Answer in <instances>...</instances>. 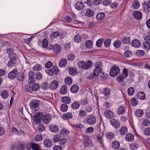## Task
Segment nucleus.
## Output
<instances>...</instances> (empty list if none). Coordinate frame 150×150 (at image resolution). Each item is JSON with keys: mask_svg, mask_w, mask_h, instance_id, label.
<instances>
[{"mask_svg": "<svg viewBox=\"0 0 150 150\" xmlns=\"http://www.w3.org/2000/svg\"><path fill=\"white\" fill-rule=\"evenodd\" d=\"M93 62L91 60H88L86 62L82 61H79L77 63L79 68L85 70L88 69L92 66Z\"/></svg>", "mask_w": 150, "mask_h": 150, "instance_id": "1", "label": "nucleus"}, {"mask_svg": "<svg viewBox=\"0 0 150 150\" xmlns=\"http://www.w3.org/2000/svg\"><path fill=\"white\" fill-rule=\"evenodd\" d=\"M120 72V69L116 65L113 66L111 69L110 72V76L114 77Z\"/></svg>", "mask_w": 150, "mask_h": 150, "instance_id": "2", "label": "nucleus"}, {"mask_svg": "<svg viewBox=\"0 0 150 150\" xmlns=\"http://www.w3.org/2000/svg\"><path fill=\"white\" fill-rule=\"evenodd\" d=\"M42 113L41 112L37 113L33 116L34 121L36 123H40L42 121Z\"/></svg>", "mask_w": 150, "mask_h": 150, "instance_id": "3", "label": "nucleus"}, {"mask_svg": "<svg viewBox=\"0 0 150 150\" xmlns=\"http://www.w3.org/2000/svg\"><path fill=\"white\" fill-rule=\"evenodd\" d=\"M102 69L101 68H95L93 72V76L91 75L88 77L89 79H91L94 78L93 76H98L102 72Z\"/></svg>", "mask_w": 150, "mask_h": 150, "instance_id": "4", "label": "nucleus"}, {"mask_svg": "<svg viewBox=\"0 0 150 150\" xmlns=\"http://www.w3.org/2000/svg\"><path fill=\"white\" fill-rule=\"evenodd\" d=\"M49 49L52 50L55 53L57 54H59L61 51V48L60 46L57 44H56L50 47Z\"/></svg>", "mask_w": 150, "mask_h": 150, "instance_id": "5", "label": "nucleus"}, {"mask_svg": "<svg viewBox=\"0 0 150 150\" xmlns=\"http://www.w3.org/2000/svg\"><path fill=\"white\" fill-rule=\"evenodd\" d=\"M86 121L89 125H92L95 123L96 118L94 115H90L86 118Z\"/></svg>", "mask_w": 150, "mask_h": 150, "instance_id": "6", "label": "nucleus"}, {"mask_svg": "<svg viewBox=\"0 0 150 150\" xmlns=\"http://www.w3.org/2000/svg\"><path fill=\"white\" fill-rule=\"evenodd\" d=\"M40 104V102L38 100H33L30 101V105L31 108H35L37 107Z\"/></svg>", "mask_w": 150, "mask_h": 150, "instance_id": "7", "label": "nucleus"}, {"mask_svg": "<svg viewBox=\"0 0 150 150\" xmlns=\"http://www.w3.org/2000/svg\"><path fill=\"white\" fill-rule=\"evenodd\" d=\"M17 74V70L16 69H14L9 73L8 77L11 79H13L16 77Z\"/></svg>", "mask_w": 150, "mask_h": 150, "instance_id": "8", "label": "nucleus"}, {"mask_svg": "<svg viewBox=\"0 0 150 150\" xmlns=\"http://www.w3.org/2000/svg\"><path fill=\"white\" fill-rule=\"evenodd\" d=\"M110 123L112 125L116 128H118L120 127V123L117 120L114 119H112L110 121Z\"/></svg>", "mask_w": 150, "mask_h": 150, "instance_id": "9", "label": "nucleus"}, {"mask_svg": "<svg viewBox=\"0 0 150 150\" xmlns=\"http://www.w3.org/2000/svg\"><path fill=\"white\" fill-rule=\"evenodd\" d=\"M51 119V116L49 114H45L43 117V122L45 124H47L50 122Z\"/></svg>", "mask_w": 150, "mask_h": 150, "instance_id": "10", "label": "nucleus"}, {"mask_svg": "<svg viewBox=\"0 0 150 150\" xmlns=\"http://www.w3.org/2000/svg\"><path fill=\"white\" fill-rule=\"evenodd\" d=\"M52 142L51 140L45 139L43 142L44 146L46 148L50 147L52 145Z\"/></svg>", "mask_w": 150, "mask_h": 150, "instance_id": "11", "label": "nucleus"}, {"mask_svg": "<svg viewBox=\"0 0 150 150\" xmlns=\"http://www.w3.org/2000/svg\"><path fill=\"white\" fill-rule=\"evenodd\" d=\"M76 9L78 10H81L83 9L84 7V5L81 2H79L76 3L75 5Z\"/></svg>", "mask_w": 150, "mask_h": 150, "instance_id": "12", "label": "nucleus"}, {"mask_svg": "<svg viewBox=\"0 0 150 150\" xmlns=\"http://www.w3.org/2000/svg\"><path fill=\"white\" fill-rule=\"evenodd\" d=\"M94 14V11L93 10L87 8L86 10V16L88 17H91L93 16Z\"/></svg>", "mask_w": 150, "mask_h": 150, "instance_id": "13", "label": "nucleus"}, {"mask_svg": "<svg viewBox=\"0 0 150 150\" xmlns=\"http://www.w3.org/2000/svg\"><path fill=\"white\" fill-rule=\"evenodd\" d=\"M58 86V82L57 81H54L50 83V87L52 89H55L57 88Z\"/></svg>", "mask_w": 150, "mask_h": 150, "instance_id": "14", "label": "nucleus"}, {"mask_svg": "<svg viewBox=\"0 0 150 150\" xmlns=\"http://www.w3.org/2000/svg\"><path fill=\"white\" fill-rule=\"evenodd\" d=\"M105 114L106 117L108 118L111 119L113 117L114 113L108 110H107L105 111Z\"/></svg>", "mask_w": 150, "mask_h": 150, "instance_id": "15", "label": "nucleus"}, {"mask_svg": "<svg viewBox=\"0 0 150 150\" xmlns=\"http://www.w3.org/2000/svg\"><path fill=\"white\" fill-rule=\"evenodd\" d=\"M67 63V60L65 58H62L59 61V66L60 67H65Z\"/></svg>", "mask_w": 150, "mask_h": 150, "instance_id": "16", "label": "nucleus"}, {"mask_svg": "<svg viewBox=\"0 0 150 150\" xmlns=\"http://www.w3.org/2000/svg\"><path fill=\"white\" fill-rule=\"evenodd\" d=\"M133 47H138L140 45V42L137 39H134L133 40L131 43Z\"/></svg>", "mask_w": 150, "mask_h": 150, "instance_id": "17", "label": "nucleus"}, {"mask_svg": "<svg viewBox=\"0 0 150 150\" xmlns=\"http://www.w3.org/2000/svg\"><path fill=\"white\" fill-rule=\"evenodd\" d=\"M30 146L32 150H40V147L38 144L31 143Z\"/></svg>", "mask_w": 150, "mask_h": 150, "instance_id": "18", "label": "nucleus"}, {"mask_svg": "<svg viewBox=\"0 0 150 150\" xmlns=\"http://www.w3.org/2000/svg\"><path fill=\"white\" fill-rule=\"evenodd\" d=\"M9 58L10 59L16 60L19 58L18 53L17 52L15 51L11 55H10V56H9Z\"/></svg>", "mask_w": 150, "mask_h": 150, "instance_id": "19", "label": "nucleus"}, {"mask_svg": "<svg viewBox=\"0 0 150 150\" xmlns=\"http://www.w3.org/2000/svg\"><path fill=\"white\" fill-rule=\"evenodd\" d=\"M50 130L53 132L55 133L58 131V127L55 125H50L49 126Z\"/></svg>", "mask_w": 150, "mask_h": 150, "instance_id": "20", "label": "nucleus"}, {"mask_svg": "<svg viewBox=\"0 0 150 150\" xmlns=\"http://www.w3.org/2000/svg\"><path fill=\"white\" fill-rule=\"evenodd\" d=\"M134 139V135L131 134H127L125 136V139L127 141L131 142Z\"/></svg>", "mask_w": 150, "mask_h": 150, "instance_id": "21", "label": "nucleus"}, {"mask_svg": "<svg viewBox=\"0 0 150 150\" xmlns=\"http://www.w3.org/2000/svg\"><path fill=\"white\" fill-rule=\"evenodd\" d=\"M133 14L134 18L137 19L139 20L142 17V14L140 11L134 12Z\"/></svg>", "mask_w": 150, "mask_h": 150, "instance_id": "22", "label": "nucleus"}, {"mask_svg": "<svg viewBox=\"0 0 150 150\" xmlns=\"http://www.w3.org/2000/svg\"><path fill=\"white\" fill-rule=\"evenodd\" d=\"M137 96L138 99L144 100L145 98V94L144 92H140L138 93Z\"/></svg>", "mask_w": 150, "mask_h": 150, "instance_id": "23", "label": "nucleus"}, {"mask_svg": "<svg viewBox=\"0 0 150 150\" xmlns=\"http://www.w3.org/2000/svg\"><path fill=\"white\" fill-rule=\"evenodd\" d=\"M105 16V14L103 13H98L96 16V18L97 20L100 21L104 18Z\"/></svg>", "mask_w": 150, "mask_h": 150, "instance_id": "24", "label": "nucleus"}, {"mask_svg": "<svg viewBox=\"0 0 150 150\" xmlns=\"http://www.w3.org/2000/svg\"><path fill=\"white\" fill-rule=\"evenodd\" d=\"M69 73L70 75L74 76L77 73V71L75 67H71L69 69Z\"/></svg>", "mask_w": 150, "mask_h": 150, "instance_id": "25", "label": "nucleus"}, {"mask_svg": "<svg viewBox=\"0 0 150 150\" xmlns=\"http://www.w3.org/2000/svg\"><path fill=\"white\" fill-rule=\"evenodd\" d=\"M79 89V87L77 85H74L71 87L70 90L72 92L76 93L78 91Z\"/></svg>", "mask_w": 150, "mask_h": 150, "instance_id": "26", "label": "nucleus"}, {"mask_svg": "<svg viewBox=\"0 0 150 150\" xmlns=\"http://www.w3.org/2000/svg\"><path fill=\"white\" fill-rule=\"evenodd\" d=\"M67 91L66 86L63 85L61 88L59 92L61 94H64L67 93Z\"/></svg>", "mask_w": 150, "mask_h": 150, "instance_id": "27", "label": "nucleus"}, {"mask_svg": "<svg viewBox=\"0 0 150 150\" xmlns=\"http://www.w3.org/2000/svg\"><path fill=\"white\" fill-rule=\"evenodd\" d=\"M127 131V128L126 127H122L120 130V133L121 135H125Z\"/></svg>", "mask_w": 150, "mask_h": 150, "instance_id": "28", "label": "nucleus"}, {"mask_svg": "<svg viewBox=\"0 0 150 150\" xmlns=\"http://www.w3.org/2000/svg\"><path fill=\"white\" fill-rule=\"evenodd\" d=\"M112 146L115 149H118L120 146V144L117 141H114L112 143Z\"/></svg>", "mask_w": 150, "mask_h": 150, "instance_id": "29", "label": "nucleus"}, {"mask_svg": "<svg viewBox=\"0 0 150 150\" xmlns=\"http://www.w3.org/2000/svg\"><path fill=\"white\" fill-rule=\"evenodd\" d=\"M139 6V3L137 0H135L132 3V7L134 9H137Z\"/></svg>", "mask_w": 150, "mask_h": 150, "instance_id": "30", "label": "nucleus"}, {"mask_svg": "<svg viewBox=\"0 0 150 150\" xmlns=\"http://www.w3.org/2000/svg\"><path fill=\"white\" fill-rule=\"evenodd\" d=\"M62 101L65 103L69 104L71 102L70 99L68 97H63L61 98Z\"/></svg>", "mask_w": 150, "mask_h": 150, "instance_id": "31", "label": "nucleus"}, {"mask_svg": "<svg viewBox=\"0 0 150 150\" xmlns=\"http://www.w3.org/2000/svg\"><path fill=\"white\" fill-rule=\"evenodd\" d=\"M144 113V112L142 110H137L135 112V114L138 117H142Z\"/></svg>", "mask_w": 150, "mask_h": 150, "instance_id": "32", "label": "nucleus"}, {"mask_svg": "<svg viewBox=\"0 0 150 150\" xmlns=\"http://www.w3.org/2000/svg\"><path fill=\"white\" fill-rule=\"evenodd\" d=\"M16 60L10 59L9 61L7 64V66L10 67L14 66L16 63Z\"/></svg>", "mask_w": 150, "mask_h": 150, "instance_id": "33", "label": "nucleus"}, {"mask_svg": "<svg viewBox=\"0 0 150 150\" xmlns=\"http://www.w3.org/2000/svg\"><path fill=\"white\" fill-rule=\"evenodd\" d=\"M80 104L78 102L75 101L71 104V108L74 110L77 109L79 107Z\"/></svg>", "mask_w": 150, "mask_h": 150, "instance_id": "34", "label": "nucleus"}, {"mask_svg": "<svg viewBox=\"0 0 150 150\" xmlns=\"http://www.w3.org/2000/svg\"><path fill=\"white\" fill-rule=\"evenodd\" d=\"M65 83L68 85H71L72 83V80L71 77L67 76L66 77L64 80Z\"/></svg>", "mask_w": 150, "mask_h": 150, "instance_id": "35", "label": "nucleus"}, {"mask_svg": "<svg viewBox=\"0 0 150 150\" xmlns=\"http://www.w3.org/2000/svg\"><path fill=\"white\" fill-rule=\"evenodd\" d=\"M85 46L88 48H90L92 47L93 42L91 40H88L85 42Z\"/></svg>", "mask_w": 150, "mask_h": 150, "instance_id": "36", "label": "nucleus"}, {"mask_svg": "<svg viewBox=\"0 0 150 150\" xmlns=\"http://www.w3.org/2000/svg\"><path fill=\"white\" fill-rule=\"evenodd\" d=\"M128 70L126 68L124 69L122 73L121 74V75L124 78H126L128 76Z\"/></svg>", "mask_w": 150, "mask_h": 150, "instance_id": "37", "label": "nucleus"}, {"mask_svg": "<svg viewBox=\"0 0 150 150\" xmlns=\"http://www.w3.org/2000/svg\"><path fill=\"white\" fill-rule=\"evenodd\" d=\"M62 117L64 119H71L72 117V114L70 112L64 114L63 115Z\"/></svg>", "mask_w": 150, "mask_h": 150, "instance_id": "38", "label": "nucleus"}, {"mask_svg": "<svg viewBox=\"0 0 150 150\" xmlns=\"http://www.w3.org/2000/svg\"><path fill=\"white\" fill-rule=\"evenodd\" d=\"M25 77L23 73H19L17 76V79L19 81L22 82Z\"/></svg>", "mask_w": 150, "mask_h": 150, "instance_id": "39", "label": "nucleus"}, {"mask_svg": "<svg viewBox=\"0 0 150 150\" xmlns=\"http://www.w3.org/2000/svg\"><path fill=\"white\" fill-rule=\"evenodd\" d=\"M84 142L86 146L88 145L91 142V140L88 136H86L84 137Z\"/></svg>", "mask_w": 150, "mask_h": 150, "instance_id": "40", "label": "nucleus"}, {"mask_svg": "<svg viewBox=\"0 0 150 150\" xmlns=\"http://www.w3.org/2000/svg\"><path fill=\"white\" fill-rule=\"evenodd\" d=\"M32 91H36L39 89V85L37 83H35L32 85Z\"/></svg>", "mask_w": 150, "mask_h": 150, "instance_id": "41", "label": "nucleus"}, {"mask_svg": "<svg viewBox=\"0 0 150 150\" xmlns=\"http://www.w3.org/2000/svg\"><path fill=\"white\" fill-rule=\"evenodd\" d=\"M124 55L125 57L128 58L131 57L132 55V52L130 51H127L125 52Z\"/></svg>", "mask_w": 150, "mask_h": 150, "instance_id": "42", "label": "nucleus"}, {"mask_svg": "<svg viewBox=\"0 0 150 150\" xmlns=\"http://www.w3.org/2000/svg\"><path fill=\"white\" fill-rule=\"evenodd\" d=\"M145 54V52L143 50H138L136 52V55L138 57H142Z\"/></svg>", "mask_w": 150, "mask_h": 150, "instance_id": "43", "label": "nucleus"}, {"mask_svg": "<svg viewBox=\"0 0 150 150\" xmlns=\"http://www.w3.org/2000/svg\"><path fill=\"white\" fill-rule=\"evenodd\" d=\"M58 68H57L55 67H53L52 68V69L51 70V69H49V70H47V71H46L47 72V73L50 76H51L52 75V74H53V70H54V71H55L56 70V69L58 71Z\"/></svg>", "mask_w": 150, "mask_h": 150, "instance_id": "44", "label": "nucleus"}, {"mask_svg": "<svg viewBox=\"0 0 150 150\" xmlns=\"http://www.w3.org/2000/svg\"><path fill=\"white\" fill-rule=\"evenodd\" d=\"M135 92L134 88L132 87L129 88L128 90V94L129 96H132Z\"/></svg>", "mask_w": 150, "mask_h": 150, "instance_id": "45", "label": "nucleus"}, {"mask_svg": "<svg viewBox=\"0 0 150 150\" xmlns=\"http://www.w3.org/2000/svg\"><path fill=\"white\" fill-rule=\"evenodd\" d=\"M125 112V108L122 106H120L117 110V113L119 115L123 114Z\"/></svg>", "mask_w": 150, "mask_h": 150, "instance_id": "46", "label": "nucleus"}, {"mask_svg": "<svg viewBox=\"0 0 150 150\" xmlns=\"http://www.w3.org/2000/svg\"><path fill=\"white\" fill-rule=\"evenodd\" d=\"M24 88L26 91L29 93H31L32 92V87L28 85H26L25 86Z\"/></svg>", "mask_w": 150, "mask_h": 150, "instance_id": "47", "label": "nucleus"}, {"mask_svg": "<svg viewBox=\"0 0 150 150\" xmlns=\"http://www.w3.org/2000/svg\"><path fill=\"white\" fill-rule=\"evenodd\" d=\"M68 108V106L66 104L62 105L60 107L61 111L64 112H66Z\"/></svg>", "mask_w": 150, "mask_h": 150, "instance_id": "48", "label": "nucleus"}, {"mask_svg": "<svg viewBox=\"0 0 150 150\" xmlns=\"http://www.w3.org/2000/svg\"><path fill=\"white\" fill-rule=\"evenodd\" d=\"M104 135V134L103 133H101L99 134V136L98 137V140L99 141V142L101 144L102 146L103 147V143L102 140L103 139V137Z\"/></svg>", "mask_w": 150, "mask_h": 150, "instance_id": "49", "label": "nucleus"}, {"mask_svg": "<svg viewBox=\"0 0 150 150\" xmlns=\"http://www.w3.org/2000/svg\"><path fill=\"white\" fill-rule=\"evenodd\" d=\"M60 35V33L58 32H55L52 33L51 34V37L52 38H56Z\"/></svg>", "mask_w": 150, "mask_h": 150, "instance_id": "50", "label": "nucleus"}, {"mask_svg": "<svg viewBox=\"0 0 150 150\" xmlns=\"http://www.w3.org/2000/svg\"><path fill=\"white\" fill-rule=\"evenodd\" d=\"M42 68L41 66L39 64L35 65L33 67V69L35 71H39Z\"/></svg>", "mask_w": 150, "mask_h": 150, "instance_id": "51", "label": "nucleus"}, {"mask_svg": "<svg viewBox=\"0 0 150 150\" xmlns=\"http://www.w3.org/2000/svg\"><path fill=\"white\" fill-rule=\"evenodd\" d=\"M105 136L108 139H111L113 138L114 136V134L112 133L109 132L106 134Z\"/></svg>", "mask_w": 150, "mask_h": 150, "instance_id": "52", "label": "nucleus"}, {"mask_svg": "<svg viewBox=\"0 0 150 150\" xmlns=\"http://www.w3.org/2000/svg\"><path fill=\"white\" fill-rule=\"evenodd\" d=\"M74 41L76 42H79L81 41V38L80 35H76L74 38Z\"/></svg>", "mask_w": 150, "mask_h": 150, "instance_id": "53", "label": "nucleus"}, {"mask_svg": "<svg viewBox=\"0 0 150 150\" xmlns=\"http://www.w3.org/2000/svg\"><path fill=\"white\" fill-rule=\"evenodd\" d=\"M103 41V38H100L98 40L96 43V45L98 47H100Z\"/></svg>", "mask_w": 150, "mask_h": 150, "instance_id": "54", "label": "nucleus"}, {"mask_svg": "<svg viewBox=\"0 0 150 150\" xmlns=\"http://www.w3.org/2000/svg\"><path fill=\"white\" fill-rule=\"evenodd\" d=\"M79 115L82 117H86L87 115L86 112L84 110H80L79 111Z\"/></svg>", "mask_w": 150, "mask_h": 150, "instance_id": "55", "label": "nucleus"}, {"mask_svg": "<svg viewBox=\"0 0 150 150\" xmlns=\"http://www.w3.org/2000/svg\"><path fill=\"white\" fill-rule=\"evenodd\" d=\"M61 137L59 135H56L53 137V141L55 143L59 142L60 140Z\"/></svg>", "mask_w": 150, "mask_h": 150, "instance_id": "56", "label": "nucleus"}, {"mask_svg": "<svg viewBox=\"0 0 150 150\" xmlns=\"http://www.w3.org/2000/svg\"><path fill=\"white\" fill-rule=\"evenodd\" d=\"M42 137L41 134H38L35 137V140L36 141H40L42 140Z\"/></svg>", "mask_w": 150, "mask_h": 150, "instance_id": "57", "label": "nucleus"}, {"mask_svg": "<svg viewBox=\"0 0 150 150\" xmlns=\"http://www.w3.org/2000/svg\"><path fill=\"white\" fill-rule=\"evenodd\" d=\"M138 147V145L136 143H133L130 146V149L132 150H136Z\"/></svg>", "mask_w": 150, "mask_h": 150, "instance_id": "58", "label": "nucleus"}, {"mask_svg": "<svg viewBox=\"0 0 150 150\" xmlns=\"http://www.w3.org/2000/svg\"><path fill=\"white\" fill-rule=\"evenodd\" d=\"M125 79L121 75H120L117 77L116 80L118 82L120 83L123 81Z\"/></svg>", "mask_w": 150, "mask_h": 150, "instance_id": "59", "label": "nucleus"}, {"mask_svg": "<svg viewBox=\"0 0 150 150\" xmlns=\"http://www.w3.org/2000/svg\"><path fill=\"white\" fill-rule=\"evenodd\" d=\"M1 97L4 99H5L8 96V93L7 91H4L2 92L1 94Z\"/></svg>", "mask_w": 150, "mask_h": 150, "instance_id": "60", "label": "nucleus"}, {"mask_svg": "<svg viewBox=\"0 0 150 150\" xmlns=\"http://www.w3.org/2000/svg\"><path fill=\"white\" fill-rule=\"evenodd\" d=\"M122 42L123 43L128 44L130 43V38L129 37H126L123 39Z\"/></svg>", "mask_w": 150, "mask_h": 150, "instance_id": "61", "label": "nucleus"}, {"mask_svg": "<svg viewBox=\"0 0 150 150\" xmlns=\"http://www.w3.org/2000/svg\"><path fill=\"white\" fill-rule=\"evenodd\" d=\"M112 3V0H104L102 2V4L104 6L109 5Z\"/></svg>", "mask_w": 150, "mask_h": 150, "instance_id": "62", "label": "nucleus"}, {"mask_svg": "<svg viewBox=\"0 0 150 150\" xmlns=\"http://www.w3.org/2000/svg\"><path fill=\"white\" fill-rule=\"evenodd\" d=\"M6 52L8 54V57L10 56V55H11L12 53H13L14 52L13 51V50L11 48H8L6 50Z\"/></svg>", "mask_w": 150, "mask_h": 150, "instance_id": "63", "label": "nucleus"}, {"mask_svg": "<svg viewBox=\"0 0 150 150\" xmlns=\"http://www.w3.org/2000/svg\"><path fill=\"white\" fill-rule=\"evenodd\" d=\"M110 39H106L104 42V44L105 46L106 47H109L110 43Z\"/></svg>", "mask_w": 150, "mask_h": 150, "instance_id": "64", "label": "nucleus"}]
</instances>
